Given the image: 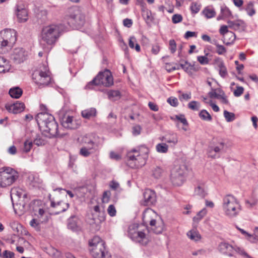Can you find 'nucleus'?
Returning a JSON list of instances; mask_svg holds the SVG:
<instances>
[{
    "label": "nucleus",
    "mask_w": 258,
    "mask_h": 258,
    "mask_svg": "<svg viewBox=\"0 0 258 258\" xmlns=\"http://www.w3.org/2000/svg\"><path fill=\"white\" fill-rule=\"evenodd\" d=\"M32 79L40 86L47 85L51 81L49 72L41 70L34 71L32 74Z\"/></svg>",
    "instance_id": "nucleus-12"
},
{
    "label": "nucleus",
    "mask_w": 258,
    "mask_h": 258,
    "mask_svg": "<svg viewBox=\"0 0 258 258\" xmlns=\"http://www.w3.org/2000/svg\"><path fill=\"white\" fill-rule=\"evenodd\" d=\"M97 111L95 108H90L82 111L81 114L82 116L86 119H90L95 117L96 115Z\"/></svg>",
    "instance_id": "nucleus-35"
},
{
    "label": "nucleus",
    "mask_w": 258,
    "mask_h": 258,
    "mask_svg": "<svg viewBox=\"0 0 258 258\" xmlns=\"http://www.w3.org/2000/svg\"><path fill=\"white\" fill-rule=\"evenodd\" d=\"M201 8V5L200 4L197 2H193L191 4L190 6V9L191 10L192 14H196L198 13Z\"/></svg>",
    "instance_id": "nucleus-45"
},
{
    "label": "nucleus",
    "mask_w": 258,
    "mask_h": 258,
    "mask_svg": "<svg viewBox=\"0 0 258 258\" xmlns=\"http://www.w3.org/2000/svg\"><path fill=\"white\" fill-rule=\"evenodd\" d=\"M175 118L177 120H179L184 125H187V121L183 115L180 114L179 115H176Z\"/></svg>",
    "instance_id": "nucleus-64"
},
{
    "label": "nucleus",
    "mask_w": 258,
    "mask_h": 258,
    "mask_svg": "<svg viewBox=\"0 0 258 258\" xmlns=\"http://www.w3.org/2000/svg\"><path fill=\"white\" fill-rule=\"evenodd\" d=\"M113 84V79L110 71L105 70L100 72L93 80L89 82L85 88L86 89H93L96 86L102 85L105 87H110Z\"/></svg>",
    "instance_id": "nucleus-6"
},
{
    "label": "nucleus",
    "mask_w": 258,
    "mask_h": 258,
    "mask_svg": "<svg viewBox=\"0 0 258 258\" xmlns=\"http://www.w3.org/2000/svg\"><path fill=\"white\" fill-rule=\"evenodd\" d=\"M111 193L109 190L105 191L102 196V201L104 203H107L109 201Z\"/></svg>",
    "instance_id": "nucleus-56"
},
{
    "label": "nucleus",
    "mask_w": 258,
    "mask_h": 258,
    "mask_svg": "<svg viewBox=\"0 0 258 258\" xmlns=\"http://www.w3.org/2000/svg\"><path fill=\"white\" fill-rule=\"evenodd\" d=\"M213 43L216 46V52L218 54L223 55L226 52V49L224 46L220 45L216 41H214V43Z\"/></svg>",
    "instance_id": "nucleus-49"
},
{
    "label": "nucleus",
    "mask_w": 258,
    "mask_h": 258,
    "mask_svg": "<svg viewBox=\"0 0 258 258\" xmlns=\"http://www.w3.org/2000/svg\"><path fill=\"white\" fill-rule=\"evenodd\" d=\"M208 94L210 98L219 99L224 104H228L229 103L225 93L220 88L212 89Z\"/></svg>",
    "instance_id": "nucleus-18"
},
{
    "label": "nucleus",
    "mask_w": 258,
    "mask_h": 258,
    "mask_svg": "<svg viewBox=\"0 0 258 258\" xmlns=\"http://www.w3.org/2000/svg\"><path fill=\"white\" fill-rule=\"evenodd\" d=\"M162 169L159 167H156L152 170V175L156 178L161 177L162 173Z\"/></svg>",
    "instance_id": "nucleus-51"
},
{
    "label": "nucleus",
    "mask_w": 258,
    "mask_h": 258,
    "mask_svg": "<svg viewBox=\"0 0 258 258\" xmlns=\"http://www.w3.org/2000/svg\"><path fill=\"white\" fill-rule=\"evenodd\" d=\"M187 236L194 241H198L201 238V236L199 232L195 230H190L187 233Z\"/></svg>",
    "instance_id": "nucleus-40"
},
{
    "label": "nucleus",
    "mask_w": 258,
    "mask_h": 258,
    "mask_svg": "<svg viewBox=\"0 0 258 258\" xmlns=\"http://www.w3.org/2000/svg\"><path fill=\"white\" fill-rule=\"evenodd\" d=\"M207 214V210L205 208L203 209L198 213L197 215L193 218L194 224H198Z\"/></svg>",
    "instance_id": "nucleus-39"
},
{
    "label": "nucleus",
    "mask_w": 258,
    "mask_h": 258,
    "mask_svg": "<svg viewBox=\"0 0 258 258\" xmlns=\"http://www.w3.org/2000/svg\"><path fill=\"white\" fill-rule=\"evenodd\" d=\"M17 16L19 22H25L28 19L27 10L22 6H18L17 8Z\"/></svg>",
    "instance_id": "nucleus-24"
},
{
    "label": "nucleus",
    "mask_w": 258,
    "mask_h": 258,
    "mask_svg": "<svg viewBox=\"0 0 258 258\" xmlns=\"http://www.w3.org/2000/svg\"><path fill=\"white\" fill-rule=\"evenodd\" d=\"M11 198L12 202L14 199H18V201L28 200L27 192L20 187H13L11 189Z\"/></svg>",
    "instance_id": "nucleus-19"
},
{
    "label": "nucleus",
    "mask_w": 258,
    "mask_h": 258,
    "mask_svg": "<svg viewBox=\"0 0 258 258\" xmlns=\"http://www.w3.org/2000/svg\"><path fill=\"white\" fill-rule=\"evenodd\" d=\"M28 200L18 201V203H14V201L12 202L13 208L15 213L18 215H22L25 210V206L26 203Z\"/></svg>",
    "instance_id": "nucleus-23"
},
{
    "label": "nucleus",
    "mask_w": 258,
    "mask_h": 258,
    "mask_svg": "<svg viewBox=\"0 0 258 258\" xmlns=\"http://www.w3.org/2000/svg\"><path fill=\"white\" fill-rule=\"evenodd\" d=\"M157 214L150 208L146 209L143 214V221L145 225H154L156 220L159 219Z\"/></svg>",
    "instance_id": "nucleus-14"
},
{
    "label": "nucleus",
    "mask_w": 258,
    "mask_h": 258,
    "mask_svg": "<svg viewBox=\"0 0 258 258\" xmlns=\"http://www.w3.org/2000/svg\"><path fill=\"white\" fill-rule=\"evenodd\" d=\"M236 252L237 253L241 255L244 258H253L249 254H248L242 247L235 246L234 247V251Z\"/></svg>",
    "instance_id": "nucleus-43"
},
{
    "label": "nucleus",
    "mask_w": 258,
    "mask_h": 258,
    "mask_svg": "<svg viewBox=\"0 0 258 258\" xmlns=\"http://www.w3.org/2000/svg\"><path fill=\"white\" fill-rule=\"evenodd\" d=\"M136 225H133L128 228V236L135 242L139 243L141 245H147L150 240L145 232L140 230Z\"/></svg>",
    "instance_id": "nucleus-10"
},
{
    "label": "nucleus",
    "mask_w": 258,
    "mask_h": 258,
    "mask_svg": "<svg viewBox=\"0 0 258 258\" xmlns=\"http://www.w3.org/2000/svg\"><path fill=\"white\" fill-rule=\"evenodd\" d=\"M228 27L234 30H238L243 28L244 27L243 21L238 20L235 21H228Z\"/></svg>",
    "instance_id": "nucleus-31"
},
{
    "label": "nucleus",
    "mask_w": 258,
    "mask_h": 258,
    "mask_svg": "<svg viewBox=\"0 0 258 258\" xmlns=\"http://www.w3.org/2000/svg\"><path fill=\"white\" fill-rule=\"evenodd\" d=\"M162 140L169 144L171 146L174 147L178 143V138L176 134H171L163 137Z\"/></svg>",
    "instance_id": "nucleus-28"
},
{
    "label": "nucleus",
    "mask_w": 258,
    "mask_h": 258,
    "mask_svg": "<svg viewBox=\"0 0 258 258\" xmlns=\"http://www.w3.org/2000/svg\"><path fill=\"white\" fill-rule=\"evenodd\" d=\"M191 95L190 93H182L179 96V99L181 101H187L190 99Z\"/></svg>",
    "instance_id": "nucleus-59"
},
{
    "label": "nucleus",
    "mask_w": 258,
    "mask_h": 258,
    "mask_svg": "<svg viewBox=\"0 0 258 258\" xmlns=\"http://www.w3.org/2000/svg\"><path fill=\"white\" fill-rule=\"evenodd\" d=\"M97 138L98 137L95 134L90 133L82 136L79 140L82 146L95 147L97 146L96 144Z\"/></svg>",
    "instance_id": "nucleus-15"
},
{
    "label": "nucleus",
    "mask_w": 258,
    "mask_h": 258,
    "mask_svg": "<svg viewBox=\"0 0 258 258\" xmlns=\"http://www.w3.org/2000/svg\"><path fill=\"white\" fill-rule=\"evenodd\" d=\"M219 74L220 75L224 78L227 74V70L224 65L223 62H221L219 64Z\"/></svg>",
    "instance_id": "nucleus-52"
},
{
    "label": "nucleus",
    "mask_w": 258,
    "mask_h": 258,
    "mask_svg": "<svg viewBox=\"0 0 258 258\" xmlns=\"http://www.w3.org/2000/svg\"><path fill=\"white\" fill-rule=\"evenodd\" d=\"M36 120L41 130L49 138L58 135V124L51 114L46 112L37 114Z\"/></svg>",
    "instance_id": "nucleus-1"
},
{
    "label": "nucleus",
    "mask_w": 258,
    "mask_h": 258,
    "mask_svg": "<svg viewBox=\"0 0 258 258\" xmlns=\"http://www.w3.org/2000/svg\"><path fill=\"white\" fill-rule=\"evenodd\" d=\"M143 15L147 23H149L152 21L153 18L150 11H145Z\"/></svg>",
    "instance_id": "nucleus-53"
},
{
    "label": "nucleus",
    "mask_w": 258,
    "mask_h": 258,
    "mask_svg": "<svg viewBox=\"0 0 258 258\" xmlns=\"http://www.w3.org/2000/svg\"><path fill=\"white\" fill-rule=\"evenodd\" d=\"M223 115L227 122H231L235 119L234 113L230 112L227 110L224 111Z\"/></svg>",
    "instance_id": "nucleus-48"
},
{
    "label": "nucleus",
    "mask_w": 258,
    "mask_h": 258,
    "mask_svg": "<svg viewBox=\"0 0 258 258\" xmlns=\"http://www.w3.org/2000/svg\"><path fill=\"white\" fill-rule=\"evenodd\" d=\"M6 108L9 112L17 114L24 110L25 105L22 102H17L13 104L7 105Z\"/></svg>",
    "instance_id": "nucleus-20"
},
{
    "label": "nucleus",
    "mask_w": 258,
    "mask_h": 258,
    "mask_svg": "<svg viewBox=\"0 0 258 258\" xmlns=\"http://www.w3.org/2000/svg\"><path fill=\"white\" fill-rule=\"evenodd\" d=\"M129 46L131 48H134L137 52H139L141 50L140 46L137 43L136 38L134 36L130 37L128 42Z\"/></svg>",
    "instance_id": "nucleus-38"
},
{
    "label": "nucleus",
    "mask_w": 258,
    "mask_h": 258,
    "mask_svg": "<svg viewBox=\"0 0 258 258\" xmlns=\"http://www.w3.org/2000/svg\"><path fill=\"white\" fill-rule=\"evenodd\" d=\"M222 210L224 214L229 218L237 217L242 210L239 201L233 195H227L222 200Z\"/></svg>",
    "instance_id": "nucleus-3"
},
{
    "label": "nucleus",
    "mask_w": 258,
    "mask_h": 258,
    "mask_svg": "<svg viewBox=\"0 0 258 258\" xmlns=\"http://www.w3.org/2000/svg\"><path fill=\"white\" fill-rule=\"evenodd\" d=\"M69 23L76 27H81L85 22V15L77 7L73 8L70 10L69 16Z\"/></svg>",
    "instance_id": "nucleus-11"
},
{
    "label": "nucleus",
    "mask_w": 258,
    "mask_h": 258,
    "mask_svg": "<svg viewBox=\"0 0 258 258\" xmlns=\"http://www.w3.org/2000/svg\"><path fill=\"white\" fill-rule=\"evenodd\" d=\"M91 254L94 258L100 257L106 251L105 242L99 236L93 237L89 242Z\"/></svg>",
    "instance_id": "nucleus-9"
},
{
    "label": "nucleus",
    "mask_w": 258,
    "mask_h": 258,
    "mask_svg": "<svg viewBox=\"0 0 258 258\" xmlns=\"http://www.w3.org/2000/svg\"><path fill=\"white\" fill-rule=\"evenodd\" d=\"M187 171V167L183 164L175 165L170 174V180L172 184L175 186L181 185L185 180Z\"/></svg>",
    "instance_id": "nucleus-8"
},
{
    "label": "nucleus",
    "mask_w": 258,
    "mask_h": 258,
    "mask_svg": "<svg viewBox=\"0 0 258 258\" xmlns=\"http://www.w3.org/2000/svg\"><path fill=\"white\" fill-rule=\"evenodd\" d=\"M182 20V17L180 14H174L172 17V21L174 24H176L181 22Z\"/></svg>",
    "instance_id": "nucleus-62"
},
{
    "label": "nucleus",
    "mask_w": 258,
    "mask_h": 258,
    "mask_svg": "<svg viewBox=\"0 0 258 258\" xmlns=\"http://www.w3.org/2000/svg\"><path fill=\"white\" fill-rule=\"evenodd\" d=\"M224 148V144L220 143L217 146L210 147L208 151V155L212 158H216V153H219Z\"/></svg>",
    "instance_id": "nucleus-33"
},
{
    "label": "nucleus",
    "mask_w": 258,
    "mask_h": 258,
    "mask_svg": "<svg viewBox=\"0 0 258 258\" xmlns=\"http://www.w3.org/2000/svg\"><path fill=\"white\" fill-rule=\"evenodd\" d=\"M143 197L142 204L144 206L153 205L156 202V193L151 189H146L143 193Z\"/></svg>",
    "instance_id": "nucleus-16"
},
{
    "label": "nucleus",
    "mask_w": 258,
    "mask_h": 258,
    "mask_svg": "<svg viewBox=\"0 0 258 258\" xmlns=\"http://www.w3.org/2000/svg\"><path fill=\"white\" fill-rule=\"evenodd\" d=\"M10 69L9 61L6 58L0 56V73L8 71Z\"/></svg>",
    "instance_id": "nucleus-34"
},
{
    "label": "nucleus",
    "mask_w": 258,
    "mask_h": 258,
    "mask_svg": "<svg viewBox=\"0 0 258 258\" xmlns=\"http://www.w3.org/2000/svg\"><path fill=\"white\" fill-rule=\"evenodd\" d=\"M202 14L207 19H211L215 17L216 13L215 9L212 7L208 6L204 9L202 12Z\"/></svg>",
    "instance_id": "nucleus-32"
},
{
    "label": "nucleus",
    "mask_w": 258,
    "mask_h": 258,
    "mask_svg": "<svg viewBox=\"0 0 258 258\" xmlns=\"http://www.w3.org/2000/svg\"><path fill=\"white\" fill-rule=\"evenodd\" d=\"M232 17V13L228 8L225 6H221L220 9V14L217 18L218 21L223 20L226 18H229Z\"/></svg>",
    "instance_id": "nucleus-27"
},
{
    "label": "nucleus",
    "mask_w": 258,
    "mask_h": 258,
    "mask_svg": "<svg viewBox=\"0 0 258 258\" xmlns=\"http://www.w3.org/2000/svg\"><path fill=\"white\" fill-rule=\"evenodd\" d=\"M19 173L9 167L0 168V187H6L13 184L18 178Z\"/></svg>",
    "instance_id": "nucleus-7"
},
{
    "label": "nucleus",
    "mask_w": 258,
    "mask_h": 258,
    "mask_svg": "<svg viewBox=\"0 0 258 258\" xmlns=\"http://www.w3.org/2000/svg\"><path fill=\"white\" fill-rule=\"evenodd\" d=\"M62 126L67 129L75 130L81 124V121L73 116L64 115L61 119Z\"/></svg>",
    "instance_id": "nucleus-13"
},
{
    "label": "nucleus",
    "mask_w": 258,
    "mask_h": 258,
    "mask_svg": "<svg viewBox=\"0 0 258 258\" xmlns=\"http://www.w3.org/2000/svg\"><path fill=\"white\" fill-rule=\"evenodd\" d=\"M95 152V147L82 146L80 150V154L85 157H89Z\"/></svg>",
    "instance_id": "nucleus-29"
},
{
    "label": "nucleus",
    "mask_w": 258,
    "mask_h": 258,
    "mask_svg": "<svg viewBox=\"0 0 258 258\" xmlns=\"http://www.w3.org/2000/svg\"><path fill=\"white\" fill-rule=\"evenodd\" d=\"M40 220H38L36 219H33L30 222L31 226L37 230H39L40 229Z\"/></svg>",
    "instance_id": "nucleus-55"
},
{
    "label": "nucleus",
    "mask_w": 258,
    "mask_h": 258,
    "mask_svg": "<svg viewBox=\"0 0 258 258\" xmlns=\"http://www.w3.org/2000/svg\"><path fill=\"white\" fill-rule=\"evenodd\" d=\"M194 195L201 198H204L207 195L205 184L203 182L198 183L195 186Z\"/></svg>",
    "instance_id": "nucleus-21"
},
{
    "label": "nucleus",
    "mask_w": 258,
    "mask_h": 258,
    "mask_svg": "<svg viewBox=\"0 0 258 258\" xmlns=\"http://www.w3.org/2000/svg\"><path fill=\"white\" fill-rule=\"evenodd\" d=\"M169 49L172 53H174L176 50V44L174 40L171 39L169 41Z\"/></svg>",
    "instance_id": "nucleus-61"
},
{
    "label": "nucleus",
    "mask_w": 258,
    "mask_h": 258,
    "mask_svg": "<svg viewBox=\"0 0 258 258\" xmlns=\"http://www.w3.org/2000/svg\"><path fill=\"white\" fill-rule=\"evenodd\" d=\"M156 151L160 153H166L168 150V146L165 143H159L156 146Z\"/></svg>",
    "instance_id": "nucleus-41"
},
{
    "label": "nucleus",
    "mask_w": 258,
    "mask_h": 258,
    "mask_svg": "<svg viewBox=\"0 0 258 258\" xmlns=\"http://www.w3.org/2000/svg\"><path fill=\"white\" fill-rule=\"evenodd\" d=\"M188 108L194 111H198L200 109V103L196 101H192L188 103L187 105Z\"/></svg>",
    "instance_id": "nucleus-47"
},
{
    "label": "nucleus",
    "mask_w": 258,
    "mask_h": 258,
    "mask_svg": "<svg viewBox=\"0 0 258 258\" xmlns=\"http://www.w3.org/2000/svg\"><path fill=\"white\" fill-rule=\"evenodd\" d=\"M51 207L55 208L57 210L56 213L63 212L67 210L69 207L68 203L63 202L62 201L57 202L55 203L53 200H51Z\"/></svg>",
    "instance_id": "nucleus-25"
},
{
    "label": "nucleus",
    "mask_w": 258,
    "mask_h": 258,
    "mask_svg": "<svg viewBox=\"0 0 258 258\" xmlns=\"http://www.w3.org/2000/svg\"><path fill=\"white\" fill-rule=\"evenodd\" d=\"M34 144L37 146H41L45 144V141L40 135H37L34 140Z\"/></svg>",
    "instance_id": "nucleus-58"
},
{
    "label": "nucleus",
    "mask_w": 258,
    "mask_h": 258,
    "mask_svg": "<svg viewBox=\"0 0 258 258\" xmlns=\"http://www.w3.org/2000/svg\"><path fill=\"white\" fill-rule=\"evenodd\" d=\"M199 116L202 119L206 121H210L212 119L211 115L205 109L200 111L199 113Z\"/></svg>",
    "instance_id": "nucleus-42"
},
{
    "label": "nucleus",
    "mask_w": 258,
    "mask_h": 258,
    "mask_svg": "<svg viewBox=\"0 0 258 258\" xmlns=\"http://www.w3.org/2000/svg\"><path fill=\"white\" fill-rule=\"evenodd\" d=\"M9 93L12 98L17 99L22 96L23 91L20 88L15 87L10 89Z\"/></svg>",
    "instance_id": "nucleus-36"
},
{
    "label": "nucleus",
    "mask_w": 258,
    "mask_h": 258,
    "mask_svg": "<svg viewBox=\"0 0 258 258\" xmlns=\"http://www.w3.org/2000/svg\"><path fill=\"white\" fill-rule=\"evenodd\" d=\"M69 228L75 230L76 229L78 225L77 222V218L75 217H71L68 220Z\"/></svg>",
    "instance_id": "nucleus-46"
},
{
    "label": "nucleus",
    "mask_w": 258,
    "mask_h": 258,
    "mask_svg": "<svg viewBox=\"0 0 258 258\" xmlns=\"http://www.w3.org/2000/svg\"><path fill=\"white\" fill-rule=\"evenodd\" d=\"M245 11L249 16H252L255 14V11L254 9L253 3L251 2H249L245 7Z\"/></svg>",
    "instance_id": "nucleus-44"
},
{
    "label": "nucleus",
    "mask_w": 258,
    "mask_h": 258,
    "mask_svg": "<svg viewBox=\"0 0 258 258\" xmlns=\"http://www.w3.org/2000/svg\"><path fill=\"white\" fill-rule=\"evenodd\" d=\"M0 53H5L11 49L17 41V32L12 29L0 32Z\"/></svg>",
    "instance_id": "nucleus-5"
},
{
    "label": "nucleus",
    "mask_w": 258,
    "mask_h": 258,
    "mask_svg": "<svg viewBox=\"0 0 258 258\" xmlns=\"http://www.w3.org/2000/svg\"><path fill=\"white\" fill-rule=\"evenodd\" d=\"M244 91V88L241 86H237L236 90L233 92V94L235 97H239L241 96Z\"/></svg>",
    "instance_id": "nucleus-60"
},
{
    "label": "nucleus",
    "mask_w": 258,
    "mask_h": 258,
    "mask_svg": "<svg viewBox=\"0 0 258 258\" xmlns=\"http://www.w3.org/2000/svg\"><path fill=\"white\" fill-rule=\"evenodd\" d=\"M234 247L227 242H221L219 245V250L223 253L229 256L233 255Z\"/></svg>",
    "instance_id": "nucleus-22"
},
{
    "label": "nucleus",
    "mask_w": 258,
    "mask_h": 258,
    "mask_svg": "<svg viewBox=\"0 0 258 258\" xmlns=\"http://www.w3.org/2000/svg\"><path fill=\"white\" fill-rule=\"evenodd\" d=\"M27 52L22 48H15L13 51L12 57L16 63H20L26 59Z\"/></svg>",
    "instance_id": "nucleus-17"
},
{
    "label": "nucleus",
    "mask_w": 258,
    "mask_h": 258,
    "mask_svg": "<svg viewBox=\"0 0 258 258\" xmlns=\"http://www.w3.org/2000/svg\"><path fill=\"white\" fill-rule=\"evenodd\" d=\"M178 67H179V69L180 68L182 69L186 73H187L190 76L192 75L194 71H197V70L195 69L194 66L191 65L190 63H188L187 61H185L183 64L181 63L178 65Z\"/></svg>",
    "instance_id": "nucleus-30"
},
{
    "label": "nucleus",
    "mask_w": 258,
    "mask_h": 258,
    "mask_svg": "<svg viewBox=\"0 0 258 258\" xmlns=\"http://www.w3.org/2000/svg\"><path fill=\"white\" fill-rule=\"evenodd\" d=\"M149 149L145 146H141L127 153V164L133 168H138L145 165L148 157Z\"/></svg>",
    "instance_id": "nucleus-2"
},
{
    "label": "nucleus",
    "mask_w": 258,
    "mask_h": 258,
    "mask_svg": "<svg viewBox=\"0 0 258 258\" xmlns=\"http://www.w3.org/2000/svg\"><path fill=\"white\" fill-rule=\"evenodd\" d=\"M208 53L206 54V56H199L197 57L198 61L203 65L207 64L209 63V59L206 56Z\"/></svg>",
    "instance_id": "nucleus-57"
},
{
    "label": "nucleus",
    "mask_w": 258,
    "mask_h": 258,
    "mask_svg": "<svg viewBox=\"0 0 258 258\" xmlns=\"http://www.w3.org/2000/svg\"><path fill=\"white\" fill-rule=\"evenodd\" d=\"M108 98L112 101H116L120 98V93L117 90H110L107 92Z\"/></svg>",
    "instance_id": "nucleus-37"
},
{
    "label": "nucleus",
    "mask_w": 258,
    "mask_h": 258,
    "mask_svg": "<svg viewBox=\"0 0 258 258\" xmlns=\"http://www.w3.org/2000/svg\"><path fill=\"white\" fill-rule=\"evenodd\" d=\"M33 142L32 141L26 140L24 143V147L22 149L23 151L25 153H28L32 148Z\"/></svg>",
    "instance_id": "nucleus-50"
},
{
    "label": "nucleus",
    "mask_w": 258,
    "mask_h": 258,
    "mask_svg": "<svg viewBox=\"0 0 258 258\" xmlns=\"http://www.w3.org/2000/svg\"><path fill=\"white\" fill-rule=\"evenodd\" d=\"M62 31L61 25H50L44 27L41 31V42L48 45H54Z\"/></svg>",
    "instance_id": "nucleus-4"
},
{
    "label": "nucleus",
    "mask_w": 258,
    "mask_h": 258,
    "mask_svg": "<svg viewBox=\"0 0 258 258\" xmlns=\"http://www.w3.org/2000/svg\"><path fill=\"white\" fill-rule=\"evenodd\" d=\"M107 212L108 214L111 217L115 216L116 211L115 207L113 205H109L107 209Z\"/></svg>",
    "instance_id": "nucleus-63"
},
{
    "label": "nucleus",
    "mask_w": 258,
    "mask_h": 258,
    "mask_svg": "<svg viewBox=\"0 0 258 258\" xmlns=\"http://www.w3.org/2000/svg\"><path fill=\"white\" fill-rule=\"evenodd\" d=\"M152 230L156 234L161 233L164 229V225L162 219L159 217V219L156 220L154 225H150Z\"/></svg>",
    "instance_id": "nucleus-26"
},
{
    "label": "nucleus",
    "mask_w": 258,
    "mask_h": 258,
    "mask_svg": "<svg viewBox=\"0 0 258 258\" xmlns=\"http://www.w3.org/2000/svg\"><path fill=\"white\" fill-rule=\"evenodd\" d=\"M165 68L168 72H171L176 70H179V67H178V65H174L170 63H166Z\"/></svg>",
    "instance_id": "nucleus-54"
}]
</instances>
